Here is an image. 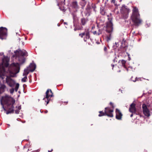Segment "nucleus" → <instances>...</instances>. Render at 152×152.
Instances as JSON below:
<instances>
[{"label": "nucleus", "mask_w": 152, "mask_h": 152, "mask_svg": "<svg viewBox=\"0 0 152 152\" xmlns=\"http://www.w3.org/2000/svg\"><path fill=\"white\" fill-rule=\"evenodd\" d=\"M9 74H10L11 76H12V77L14 76V75H11V74H12V71H11L10 70H9Z\"/></svg>", "instance_id": "obj_27"}, {"label": "nucleus", "mask_w": 152, "mask_h": 152, "mask_svg": "<svg viewBox=\"0 0 152 152\" xmlns=\"http://www.w3.org/2000/svg\"><path fill=\"white\" fill-rule=\"evenodd\" d=\"M127 70L128 71V69H127Z\"/></svg>", "instance_id": "obj_50"}, {"label": "nucleus", "mask_w": 152, "mask_h": 152, "mask_svg": "<svg viewBox=\"0 0 152 152\" xmlns=\"http://www.w3.org/2000/svg\"><path fill=\"white\" fill-rule=\"evenodd\" d=\"M99 113H100L99 114H101V115H102L103 114V113H103V112L102 111H100L99 112Z\"/></svg>", "instance_id": "obj_35"}, {"label": "nucleus", "mask_w": 152, "mask_h": 152, "mask_svg": "<svg viewBox=\"0 0 152 152\" xmlns=\"http://www.w3.org/2000/svg\"><path fill=\"white\" fill-rule=\"evenodd\" d=\"M104 50L106 52L107 51V48L106 47H105L104 48Z\"/></svg>", "instance_id": "obj_31"}, {"label": "nucleus", "mask_w": 152, "mask_h": 152, "mask_svg": "<svg viewBox=\"0 0 152 152\" xmlns=\"http://www.w3.org/2000/svg\"><path fill=\"white\" fill-rule=\"evenodd\" d=\"M52 151H53V150L52 149L51 151H48V152H51Z\"/></svg>", "instance_id": "obj_40"}, {"label": "nucleus", "mask_w": 152, "mask_h": 152, "mask_svg": "<svg viewBox=\"0 0 152 152\" xmlns=\"http://www.w3.org/2000/svg\"><path fill=\"white\" fill-rule=\"evenodd\" d=\"M85 14V16H89L91 13V9L89 7H87L86 9V10L84 12Z\"/></svg>", "instance_id": "obj_16"}, {"label": "nucleus", "mask_w": 152, "mask_h": 152, "mask_svg": "<svg viewBox=\"0 0 152 152\" xmlns=\"http://www.w3.org/2000/svg\"><path fill=\"white\" fill-rule=\"evenodd\" d=\"M27 78V77L26 76L22 79L21 81L22 82H25L26 81Z\"/></svg>", "instance_id": "obj_23"}, {"label": "nucleus", "mask_w": 152, "mask_h": 152, "mask_svg": "<svg viewBox=\"0 0 152 152\" xmlns=\"http://www.w3.org/2000/svg\"><path fill=\"white\" fill-rule=\"evenodd\" d=\"M28 68L29 69V70L31 72L34 71L36 68V65L34 63H31Z\"/></svg>", "instance_id": "obj_15"}, {"label": "nucleus", "mask_w": 152, "mask_h": 152, "mask_svg": "<svg viewBox=\"0 0 152 152\" xmlns=\"http://www.w3.org/2000/svg\"><path fill=\"white\" fill-rule=\"evenodd\" d=\"M8 73V72L6 71V69L4 68H3L0 71V77L3 79L4 78V76H6V83L9 86L13 87L16 85L15 82L10 77L7 76L9 75Z\"/></svg>", "instance_id": "obj_2"}, {"label": "nucleus", "mask_w": 152, "mask_h": 152, "mask_svg": "<svg viewBox=\"0 0 152 152\" xmlns=\"http://www.w3.org/2000/svg\"><path fill=\"white\" fill-rule=\"evenodd\" d=\"M79 36L81 37H83L84 36H85L84 40L85 42H86L87 39H89L90 38L89 29H86L85 31L83 33H80L79 34Z\"/></svg>", "instance_id": "obj_9"}, {"label": "nucleus", "mask_w": 152, "mask_h": 152, "mask_svg": "<svg viewBox=\"0 0 152 152\" xmlns=\"http://www.w3.org/2000/svg\"><path fill=\"white\" fill-rule=\"evenodd\" d=\"M105 110L104 113H102L103 114H99L98 116L101 117L103 115H107L110 117H113V115L112 112H113V109H111L110 107H107L105 108Z\"/></svg>", "instance_id": "obj_6"}, {"label": "nucleus", "mask_w": 152, "mask_h": 152, "mask_svg": "<svg viewBox=\"0 0 152 152\" xmlns=\"http://www.w3.org/2000/svg\"><path fill=\"white\" fill-rule=\"evenodd\" d=\"M76 29H76L75 28V29H74V30H75V31H76Z\"/></svg>", "instance_id": "obj_44"}, {"label": "nucleus", "mask_w": 152, "mask_h": 152, "mask_svg": "<svg viewBox=\"0 0 152 152\" xmlns=\"http://www.w3.org/2000/svg\"><path fill=\"white\" fill-rule=\"evenodd\" d=\"M135 105V104L134 103L131 104L129 109V111L136 115H139L140 114V112L139 110L136 109Z\"/></svg>", "instance_id": "obj_8"}, {"label": "nucleus", "mask_w": 152, "mask_h": 152, "mask_svg": "<svg viewBox=\"0 0 152 152\" xmlns=\"http://www.w3.org/2000/svg\"><path fill=\"white\" fill-rule=\"evenodd\" d=\"M93 33L94 35H97V32L96 31H94L93 32Z\"/></svg>", "instance_id": "obj_30"}, {"label": "nucleus", "mask_w": 152, "mask_h": 152, "mask_svg": "<svg viewBox=\"0 0 152 152\" xmlns=\"http://www.w3.org/2000/svg\"><path fill=\"white\" fill-rule=\"evenodd\" d=\"M115 113L116 118L118 120L121 119L122 115L120 111L118 109H116Z\"/></svg>", "instance_id": "obj_14"}, {"label": "nucleus", "mask_w": 152, "mask_h": 152, "mask_svg": "<svg viewBox=\"0 0 152 152\" xmlns=\"http://www.w3.org/2000/svg\"><path fill=\"white\" fill-rule=\"evenodd\" d=\"M133 114L134 113H132V114L130 115V117H132L133 116Z\"/></svg>", "instance_id": "obj_36"}, {"label": "nucleus", "mask_w": 152, "mask_h": 152, "mask_svg": "<svg viewBox=\"0 0 152 152\" xmlns=\"http://www.w3.org/2000/svg\"><path fill=\"white\" fill-rule=\"evenodd\" d=\"M39 151H40V150L39 149H38V150H35V151H32L31 152H38Z\"/></svg>", "instance_id": "obj_29"}, {"label": "nucleus", "mask_w": 152, "mask_h": 152, "mask_svg": "<svg viewBox=\"0 0 152 152\" xmlns=\"http://www.w3.org/2000/svg\"><path fill=\"white\" fill-rule=\"evenodd\" d=\"M111 2L112 3H113L115 5L116 4L115 0H111Z\"/></svg>", "instance_id": "obj_25"}, {"label": "nucleus", "mask_w": 152, "mask_h": 152, "mask_svg": "<svg viewBox=\"0 0 152 152\" xmlns=\"http://www.w3.org/2000/svg\"><path fill=\"white\" fill-rule=\"evenodd\" d=\"M82 0V1H84L85 0Z\"/></svg>", "instance_id": "obj_51"}, {"label": "nucleus", "mask_w": 152, "mask_h": 152, "mask_svg": "<svg viewBox=\"0 0 152 152\" xmlns=\"http://www.w3.org/2000/svg\"><path fill=\"white\" fill-rule=\"evenodd\" d=\"M125 22H128V20H125Z\"/></svg>", "instance_id": "obj_39"}, {"label": "nucleus", "mask_w": 152, "mask_h": 152, "mask_svg": "<svg viewBox=\"0 0 152 152\" xmlns=\"http://www.w3.org/2000/svg\"><path fill=\"white\" fill-rule=\"evenodd\" d=\"M92 8H94V11H95V8H96V7L95 6H94V7H92Z\"/></svg>", "instance_id": "obj_33"}, {"label": "nucleus", "mask_w": 152, "mask_h": 152, "mask_svg": "<svg viewBox=\"0 0 152 152\" xmlns=\"http://www.w3.org/2000/svg\"><path fill=\"white\" fill-rule=\"evenodd\" d=\"M98 31H99V32L97 33V35H99L100 34H102V31H101V30L100 29H99L98 30Z\"/></svg>", "instance_id": "obj_26"}, {"label": "nucleus", "mask_w": 152, "mask_h": 152, "mask_svg": "<svg viewBox=\"0 0 152 152\" xmlns=\"http://www.w3.org/2000/svg\"><path fill=\"white\" fill-rule=\"evenodd\" d=\"M14 52L20 63L21 64H23L25 61V57L28 56L27 52L25 50H21L19 49L15 51Z\"/></svg>", "instance_id": "obj_3"}, {"label": "nucleus", "mask_w": 152, "mask_h": 152, "mask_svg": "<svg viewBox=\"0 0 152 152\" xmlns=\"http://www.w3.org/2000/svg\"><path fill=\"white\" fill-rule=\"evenodd\" d=\"M59 8L60 9V10H61L64 12L66 11V10L65 9V8H64V7H59Z\"/></svg>", "instance_id": "obj_24"}, {"label": "nucleus", "mask_w": 152, "mask_h": 152, "mask_svg": "<svg viewBox=\"0 0 152 152\" xmlns=\"http://www.w3.org/2000/svg\"><path fill=\"white\" fill-rule=\"evenodd\" d=\"M131 19L132 21L136 25H139L142 21L140 18V15L139 13L138 9L135 7L132 11V13L131 16Z\"/></svg>", "instance_id": "obj_4"}, {"label": "nucleus", "mask_w": 152, "mask_h": 152, "mask_svg": "<svg viewBox=\"0 0 152 152\" xmlns=\"http://www.w3.org/2000/svg\"><path fill=\"white\" fill-rule=\"evenodd\" d=\"M137 79V78H136L135 80H133V81L134 82H136L137 81V80H136Z\"/></svg>", "instance_id": "obj_38"}, {"label": "nucleus", "mask_w": 152, "mask_h": 152, "mask_svg": "<svg viewBox=\"0 0 152 152\" xmlns=\"http://www.w3.org/2000/svg\"><path fill=\"white\" fill-rule=\"evenodd\" d=\"M45 113H47V112H48V111L47 110H46L45 111Z\"/></svg>", "instance_id": "obj_41"}, {"label": "nucleus", "mask_w": 152, "mask_h": 152, "mask_svg": "<svg viewBox=\"0 0 152 152\" xmlns=\"http://www.w3.org/2000/svg\"><path fill=\"white\" fill-rule=\"evenodd\" d=\"M101 13L102 15H104L105 14V12L104 11L102 10L101 12Z\"/></svg>", "instance_id": "obj_28"}, {"label": "nucleus", "mask_w": 152, "mask_h": 152, "mask_svg": "<svg viewBox=\"0 0 152 152\" xmlns=\"http://www.w3.org/2000/svg\"><path fill=\"white\" fill-rule=\"evenodd\" d=\"M115 59H114V60H113V61H115Z\"/></svg>", "instance_id": "obj_47"}, {"label": "nucleus", "mask_w": 152, "mask_h": 152, "mask_svg": "<svg viewBox=\"0 0 152 152\" xmlns=\"http://www.w3.org/2000/svg\"><path fill=\"white\" fill-rule=\"evenodd\" d=\"M118 72H120V70Z\"/></svg>", "instance_id": "obj_49"}, {"label": "nucleus", "mask_w": 152, "mask_h": 152, "mask_svg": "<svg viewBox=\"0 0 152 152\" xmlns=\"http://www.w3.org/2000/svg\"><path fill=\"white\" fill-rule=\"evenodd\" d=\"M142 108L144 115L146 116L149 117L150 115V111L145 104H142Z\"/></svg>", "instance_id": "obj_11"}, {"label": "nucleus", "mask_w": 152, "mask_h": 152, "mask_svg": "<svg viewBox=\"0 0 152 152\" xmlns=\"http://www.w3.org/2000/svg\"><path fill=\"white\" fill-rule=\"evenodd\" d=\"M135 32L134 31V32L133 33V34H135Z\"/></svg>", "instance_id": "obj_46"}, {"label": "nucleus", "mask_w": 152, "mask_h": 152, "mask_svg": "<svg viewBox=\"0 0 152 152\" xmlns=\"http://www.w3.org/2000/svg\"><path fill=\"white\" fill-rule=\"evenodd\" d=\"M19 86V84L18 83H16L15 89L13 88H12L10 90V93L12 94L13 93L14 90L16 92H17Z\"/></svg>", "instance_id": "obj_18"}, {"label": "nucleus", "mask_w": 152, "mask_h": 152, "mask_svg": "<svg viewBox=\"0 0 152 152\" xmlns=\"http://www.w3.org/2000/svg\"><path fill=\"white\" fill-rule=\"evenodd\" d=\"M72 6L73 8L75 9H77L78 8V6L77 2L76 1L72 2Z\"/></svg>", "instance_id": "obj_19"}, {"label": "nucleus", "mask_w": 152, "mask_h": 152, "mask_svg": "<svg viewBox=\"0 0 152 152\" xmlns=\"http://www.w3.org/2000/svg\"><path fill=\"white\" fill-rule=\"evenodd\" d=\"M2 108L5 111L6 109L4 108L3 103L6 104L8 107V110L6 112V114L13 113L15 111V113L18 114L21 109V105L15 106V101L13 98L8 95H6L2 97L0 100Z\"/></svg>", "instance_id": "obj_1"}, {"label": "nucleus", "mask_w": 152, "mask_h": 152, "mask_svg": "<svg viewBox=\"0 0 152 152\" xmlns=\"http://www.w3.org/2000/svg\"><path fill=\"white\" fill-rule=\"evenodd\" d=\"M64 24H67V23L66 22H64Z\"/></svg>", "instance_id": "obj_43"}, {"label": "nucleus", "mask_w": 152, "mask_h": 152, "mask_svg": "<svg viewBox=\"0 0 152 152\" xmlns=\"http://www.w3.org/2000/svg\"><path fill=\"white\" fill-rule=\"evenodd\" d=\"M6 87V86L4 85L3 84L1 85L0 87V94H1L4 91Z\"/></svg>", "instance_id": "obj_20"}, {"label": "nucleus", "mask_w": 152, "mask_h": 152, "mask_svg": "<svg viewBox=\"0 0 152 152\" xmlns=\"http://www.w3.org/2000/svg\"><path fill=\"white\" fill-rule=\"evenodd\" d=\"M128 56L129 57V60H131V58L129 56V54H128Z\"/></svg>", "instance_id": "obj_34"}, {"label": "nucleus", "mask_w": 152, "mask_h": 152, "mask_svg": "<svg viewBox=\"0 0 152 152\" xmlns=\"http://www.w3.org/2000/svg\"><path fill=\"white\" fill-rule=\"evenodd\" d=\"M121 63L122 64V66L125 68V64L126 63V61L124 60H122L121 61Z\"/></svg>", "instance_id": "obj_22"}, {"label": "nucleus", "mask_w": 152, "mask_h": 152, "mask_svg": "<svg viewBox=\"0 0 152 152\" xmlns=\"http://www.w3.org/2000/svg\"><path fill=\"white\" fill-rule=\"evenodd\" d=\"M25 122V121H23V123H24Z\"/></svg>", "instance_id": "obj_48"}, {"label": "nucleus", "mask_w": 152, "mask_h": 152, "mask_svg": "<svg viewBox=\"0 0 152 152\" xmlns=\"http://www.w3.org/2000/svg\"><path fill=\"white\" fill-rule=\"evenodd\" d=\"M58 5L59 7V4L58 3Z\"/></svg>", "instance_id": "obj_45"}, {"label": "nucleus", "mask_w": 152, "mask_h": 152, "mask_svg": "<svg viewBox=\"0 0 152 152\" xmlns=\"http://www.w3.org/2000/svg\"><path fill=\"white\" fill-rule=\"evenodd\" d=\"M7 29L6 28H0V39H3L5 38L7 36Z\"/></svg>", "instance_id": "obj_10"}, {"label": "nucleus", "mask_w": 152, "mask_h": 152, "mask_svg": "<svg viewBox=\"0 0 152 152\" xmlns=\"http://www.w3.org/2000/svg\"><path fill=\"white\" fill-rule=\"evenodd\" d=\"M111 66L113 67L112 69H113V68L114 67V64H111Z\"/></svg>", "instance_id": "obj_37"}, {"label": "nucleus", "mask_w": 152, "mask_h": 152, "mask_svg": "<svg viewBox=\"0 0 152 152\" xmlns=\"http://www.w3.org/2000/svg\"><path fill=\"white\" fill-rule=\"evenodd\" d=\"M88 21V19L85 18H82L80 20V24L83 26L86 25Z\"/></svg>", "instance_id": "obj_17"}, {"label": "nucleus", "mask_w": 152, "mask_h": 152, "mask_svg": "<svg viewBox=\"0 0 152 152\" xmlns=\"http://www.w3.org/2000/svg\"><path fill=\"white\" fill-rule=\"evenodd\" d=\"M12 66V69L14 70L13 73L14 74L18 73L19 71V64L18 63H13Z\"/></svg>", "instance_id": "obj_12"}, {"label": "nucleus", "mask_w": 152, "mask_h": 152, "mask_svg": "<svg viewBox=\"0 0 152 152\" xmlns=\"http://www.w3.org/2000/svg\"><path fill=\"white\" fill-rule=\"evenodd\" d=\"M29 69L27 68V69H25L24 70V72L23 74V75H27L29 73Z\"/></svg>", "instance_id": "obj_21"}, {"label": "nucleus", "mask_w": 152, "mask_h": 152, "mask_svg": "<svg viewBox=\"0 0 152 152\" xmlns=\"http://www.w3.org/2000/svg\"><path fill=\"white\" fill-rule=\"evenodd\" d=\"M110 104L112 106L113 108H114V107H113V103L112 102H110Z\"/></svg>", "instance_id": "obj_32"}, {"label": "nucleus", "mask_w": 152, "mask_h": 152, "mask_svg": "<svg viewBox=\"0 0 152 152\" xmlns=\"http://www.w3.org/2000/svg\"><path fill=\"white\" fill-rule=\"evenodd\" d=\"M126 6H125L124 5L122 7V10H121V12L122 13H124V12H123V10H124L126 12V14H125V15L123 17V18H124V19H126L128 17V11L129 10V9H127L126 8Z\"/></svg>", "instance_id": "obj_13"}, {"label": "nucleus", "mask_w": 152, "mask_h": 152, "mask_svg": "<svg viewBox=\"0 0 152 152\" xmlns=\"http://www.w3.org/2000/svg\"><path fill=\"white\" fill-rule=\"evenodd\" d=\"M45 94V97L43 98V99L46 102V105L49 102L50 100L49 98L53 96V94L51 89H48L46 92Z\"/></svg>", "instance_id": "obj_7"}, {"label": "nucleus", "mask_w": 152, "mask_h": 152, "mask_svg": "<svg viewBox=\"0 0 152 152\" xmlns=\"http://www.w3.org/2000/svg\"><path fill=\"white\" fill-rule=\"evenodd\" d=\"M109 21L107 22L106 31L110 34L112 33L113 30V23L112 22V18L109 15H107Z\"/></svg>", "instance_id": "obj_5"}, {"label": "nucleus", "mask_w": 152, "mask_h": 152, "mask_svg": "<svg viewBox=\"0 0 152 152\" xmlns=\"http://www.w3.org/2000/svg\"><path fill=\"white\" fill-rule=\"evenodd\" d=\"M82 12H82V11H81V14H82V16H83V14H82Z\"/></svg>", "instance_id": "obj_42"}]
</instances>
